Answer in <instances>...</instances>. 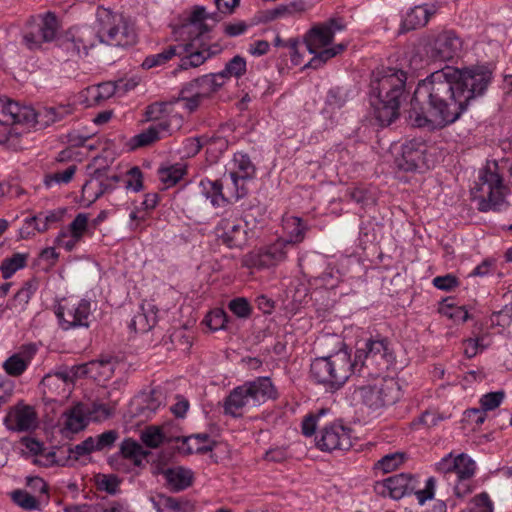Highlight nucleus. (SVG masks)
Masks as SVG:
<instances>
[{
  "label": "nucleus",
  "instance_id": "57",
  "mask_svg": "<svg viewBox=\"0 0 512 512\" xmlns=\"http://www.w3.org/2000/svg\"><path fill=\"white\" fill-rule=\"evenodd\" d=\"M205 323L212 331L226 328L227 314L222 309H215L207 314Z\"/></svg>",
  "mask_w": 512,
  "mask_h": 512
},
{
  "label": "nucleus",
  "instance_id": "2",
  "mask_svg": "<svg viewBox=\"0 0 512 512\" xmlns=\"http://www.w3.org/2000/svg\"><path fill=\"white\" fill-rule=\"evenodd\" d=\"M406 81L407 73L395 67H380L372 72L370 86L375 99L371 104L381 126H388L398 118Z\"/></svg>",
  "mask_w": 512,
  "mask_h": 512
},
{
  "label": "nucleus",
  "instance_id": "24",
  "mask_svg": "<svg viewBox=\"0 0 512 512\" xmlns=\"http://www.w3.org/2000/svg\"><path fill=\"white\" fill-rule=\"evenodd\" d=\"M117 364L116 358L105 356L80 365L79 371L81 375L101 383L111 379Z\"/></svg>",
  "mask_w": 512,
  "mask_h": 512
},
{
  "label": "nucleus",
  "instance_id": "56",
  "mask_svg": "<svg viewBox=\"0 0 512 512\" xmlns=\"http://www.w3.org/2000/svg\"><path fill=\"white\" fill-rule=\"evenodd\" d=\"M124 186L127 190L139 192L143 189V174L139 167L134 166L125 175Z\"/></svg>",
  "mask_w": 512,
  "mask_h": 512
},
{
  "label": "nucleus",
  "instance_id": "12",
  "mask_svg": "<svg viewBox=\"0 0 512 512\" xmlns=\"http://www.w3.org/2000/svg\"><path fill=\"white\" fill-rule=\"evenodd\" d=\"M97 42L96 31L91 27H72L59 40V47L71 58L82 57L86 56L88 50Z\"/></svg>",
  "mask_w": 512,
  "mask_h": 512
},
{
  "label": "nucleus",
  "instance_id": "21",
  "mask_svg": "<svg viewBox=\"0 0 512 512\" xmlns=\"http://www.w3.org/2000/svg\"><path fill=\"white\" fill-rule=\"evenodd\" d=\"M35 120V109L28 105L0 97V123L3 125H28Z\"/></svg>",
  "mask_w": 512,
  "mask_h": 512
},
{
  "label": "nucleus",
  "instance_id": "15",
  "mask_svg": "<svg viewBox=\"0 0 512 512\" xmlns=\"http://www.w3.org/2000/svg\"><path fill=\"white\" fill-rule=\"evenodd\" d=\"M346 29V23L340 17L330 18L327 21L313 26L305 35L304 41L309 53L330 45L337 32Z\"/></svg>",
  "mask_w": 512,
  "mask_h": 512
},
{
  "label": "nucleus",
  "instance_id": "19",
  "mask_svg": "<svg viewBox=\"0 0 512 512\" xmlns=\"http://www.w3.org/2000/svg\"><path fill=\"white\" fill-rule=\"evenodd\" d=\"M215 233L229 248L241 247L246 242V225L232 214L224 216L216 225Z\"/></svg>",
  "mask_w": 512,
  "mask_h": 512
},
{
  "label": "nucleus",
  "instance_id": "10",
  "mask_svg": "<svg viewBox=\"0 0 512 512\" xmlns=\"http://www.w3.org/2000/svg\"><path fill=\"white\" fill-rule=\"evenodd\" d=\"M507 189L502 177L493 171L483 170L476 187L472 189V199L477 202L480 212H499L508 207Z\"/></svg>",
  "mask_w": 512,
  "mask_h": 512
},
{
  "label": "nucleus",
  "instance_id": "8",
  "mask_svg": "<svg viewBox=\"0 0 512 512\" xmlns=\"http://www.w3.org/2000/svg\"><path fill=\"white\" fill-rule=\"evenodd\" d=\"M96 23L99 43L114 47H129L137 42L134 26L122 14L98 7Z\"/></svg>",
  "mask_w": 512,
  "mask_h": 512
},
{
  "label": "nucleus",
  "instance_id": "6",
  "mask_svg": "<svg viewBox=\"0 0 512 512\" xmlns=\"http://www.w3.org/2000/svg\"><path fill=\"white\" fill-rule=\"evenodd\" d=\"M326 413L324 409L307 414L301 423L305 437L315 436V446L323 452L344 451L352 447L351 429L341 422H332L316 432L320 418Z\"/></svg>",
  "mask_w": 512,
  "mask_h": 512
},
{
  "label": "nucleus",
  "instance_id": "58",
  "mask_svg": "<svg viewBox=\"0 0 512 512\" xmlns=\"http://www.w3.org/2000/svg\"><path fill=\"white\" fill-rule=\"evenodd\" d=\"M88 225V215L85 213H79L76 215L74 220L69 224L66 232L73 235L76 238H82Z\"/></svg>",
  "mask_w": 512,
  "mask_h": 512
},
{
  "label": "nucleus",
  "instance_id": "23",
  "mask_svg": "<svg viewBox=\"0 0 512 512\" xmlns=\"http://www.w3.org/2000/svg\"><path fill=\"white\" fill-rule=\"evenodd\" d=\"M4 424L11 431H29L37 426V415L31 406L19 404L10 408Z\"/></svg>",
  "mask_w": 512,
  "mask_h": 512
},
{
  "label": "nucleus",
  "instance_id": "47",
  "mask_svg": "<svg viewBox=\"0 0 512 512\" xmlns=\"http://www.w3.org/2000/svg\"><path fill=\"white\" fill-rule=\"evenodd\" d=\"M184 174L185 169L179 164L159 170V178L166 188L177 184L183 178Z\"/></svg>",
  "mask_w": 512,
  "mask_h": 512
},
{
  "label": "nucleus",
  "instance_id": "62",
  "mask_svg": "<svg viewBox=\"0 0 512 512\" xmlns=\"http://www.w3.org/2000/svg\"><path fill=\"white\" fill-rule=\"evenodd\" d=\"M486 345L483 338H469L463 341V351L467 358L476 356L480 351L484 350Z\"/></svg>",
  "mask_w": 512,
  "mask_h": 512
},
{
  "label": "nucleus",
  "instance_id": "14",
  "mask_svg": "<svg viewBox=\"0 0 512 512\" xmlns=\"http://www.w3.org/2000/svg\"><path fill=\"white\" fill-rule=\"evenodd\" d=\"M255 174L256 168L249 155L242 152L235 153L229 168V177L234 190L232 194L234 201H238L248 194L246 182L253 179Z\"/></svg>",
  "mask_w": 512,
  "mask_h": 512
},
{
  "label": "nucleus",
  "instance_id": "28",
  "mask_svg": "<svg viewBox=\"0 0 512 512\" xmlns=\"http://www.w3.org/2000/svg\"><path fill=\"white\" fill-rule=\"evenodd\" d=\"M199 188L202 196L209 200L211 205L215 208H222L232 203L231 197H228L223 192V184L219 180H210L208 178L201 179Z\"/></svg>",
  "mask_w": 512,
  "mask_h": 512
},
{
  "label": "nucleus",
  "instance_id": "11",
  "mask_svg": "<svg viewBox=\"0 0 512 512\" xmlns=\"http://www.w3.org/2000/svg\"><path fill=\"white\" fill-rule=\"evenodd\" d=\"M54 312L60 328L64 331L89 327L91 303L87 299L64 298L55 307Z\"/></svg>",
  "mask_w": 512,
  "mask_h": 512
},
{
  "label": "nucleus",
  "instance_id": "37",
  "mask_svg": "<svg viewBox=\"0 0 512 512\" xmlns=\"http://www.w3.org/2000/svg\"><path fill=\"white\" fill-rule=\"evenodd\" d=\"M283 228L288 236L283 239L286 245L301 243L305 238L307 226L302 219L296 216H287L283 219Z\"/></svg>",
  "mask_w": 512,
  "mask_h": 512
},
{
  "label": "nucleus",
  "instance_id": "60",
  "mask_svg": "<svg viewBox=\"0 0 512 512\" xmlns=\"http://www.w3.org/2000/svg\"><path fill=\"white\" fill-rule=\"evenodd\" d=\"M493 324L508 327L512 323V301L506 304L500 311L494 312L491 316Z\"/></svg>",
  "mask_w": 512,
  "mask_h": 512
},
{
  "label": "nucleus",
  "instance_id": "1",
  "mask_svg": "<svg viewBox=\"0 0 512 512\" xmlns=\"http://www.w3.org/2000/svg\"><path fill=\"white\" fill-rule=\"evenodd\" d=\"M492 81L485 65L458 69L446 66L420 81L408 117L415 127L442 129L458 121L472 101L482 97Z\"/></svg>",
  "mask_w": 512,
  "mask_h": 512
},
{
  "label": "nucleus",
  "instance_id": "53",
  "mask_svg": "<svg viewBox=\"0 0 512 512\" xmlns=\"http://www.w3.org/2000/svg\"><path fill=\"white\" fill-rule=\"evenodd\" d=\"M141 440L147 447L157 448L166 441L167 438L162 429L149 427L142 432Z\"/></svg>",
  "mask_w": 512,
  "mask_h": 512
},
{
  "label": "nucleus",
  "instance_id": "34",
  "mask_svg": "<svg viewBox=\"0 0 512 512\" xmlns=\"http://www.w3.org/2000/svg\"><path fill=\"white\" fill-rule=\"evenodd\" d=\"M69 113L70 108L68 106L43 107L38 111L35 110V120H33L31 126L45 128L62 120Z\"/></svg>",
  "mask_w": 512,
  "mask_h": 512
},
{
  "label": "nucleus",
  "instance_id": "40",
  "mask_svg": "<svg viewBox=\"0 0 512 512\" xmlns=\"http://www.w3.org/2000/svg\"><path fill=\"white\" fill-rule=\"evenodd\" d=\"M81 372L79 371V366L72 367L71 369H63L56 371L54 373L47 374L41 381V384L44 388H48L52 390L54 386H57L59 383L68 384L73 383L76 377H81Z\"/></svg>",
  "mask_w": 512,
  "mask_h": 512
},
{
  "label": "nucleus",
  "instance_id": "18",
  "mask_svg": "<svg viewBox=\"0 0 512 512\" xmlns=\"http://www.w3.org/2000/svg\"><path fill=\"white\" fill-rule=\"evenodd\" d=\"M286 242L283 239L247 254L244 265L248 268L264 269L277 265L286 258Z\"/></svg>",
  "mask_w": 512,
  "mask_h": 512
},
{
  "label": "nucleus",
  "instance_id": "49",
  "mask_svg": "<svg viewBox=\"0 0 512 512\" xmlns=\"http://www.w3.org/2000/svg\"><path fill=\"white\" fill-rule=\"evenodd\" d=\"M349 99L348 90L342 87L331 88L326 96V105L331 109H341Z\"/></svg>",
  "mask_w": 512,
  "mask_h": 512
},
{
  "label": "nucleus",
  "instance_id": "33",
  "mask_svg": "<svg viewBox=\"0 0 512 512\" xmlns=\"http://www.w3.org/2000/svg\"><path fill=\"white\" fill-rule=\"evenodd\" d=\"M225 81L221 73H212L203 75L190 83V85L197 93L196 95L202 96L204 99L208 98L212 93L216 92L224 85Z\"/></svg>",
  "mask_w": 512,
  "mask_h": 512
},
{
  "label": "nucleus",
  "instance_id": "30",
  "mask_svg": "<svg viewBox=\"0 0 512 512\" xmlns=\"http://www.w3.org/2000/svg\"><path fill=\"white\" fill-rule=\"evenodd\" d=\"M88 424L86 410L82 404H77L63 413V429L65 435L78 433Z\"/></svg>",
  "mask_w": 512,
  "mask_h": 512
},
{
  "label": "nucleus",
  "instance_id": "7",
  "mask_svg": "<svg viewBox=\"0 0 512 512\" xmlns=\"http://www.w3.org/2000/svg\"><path fill=\"white\" fill-rule=\"evenodd\" d=\"M352 373H354V366L347 350H339L325 357H317L310 366L311 378L331 392L339 390Z\"/></svg>",
  "mask_w": 512,
  "mask_h": 512
},
{
  "label": "nucleus",
  "instance_id": "25",
  "mask_svg": "<svg viewBox=\"0 0 512 512\" xmlns=\"http://www.w3.org/2000/svg\"><path fill=\"white\" fill-rule=\"evenodd\" d=\"M64 213L65 210L56 209L44 213H39L36 216L26 218L24 226L21 229L22 237L27 238L31 235H35V231H47L52 224H55L62 220Z\"/></svg>",
  "mask_w": 512,
  "mask_h": 512
},
{
  "label": "nucleus",
  "instance_id": "46",
  "mask_svg": "<svg viewBox=\"0 0 512 512\" xmlns=\"http://www.w3.org/2000/svg\"><path fill=\"white\" fill-rule=\"evenodd\" d=\"M476 472V462L467 454L455 456L454 473L457 479H472Z\"/></svg>",
  "mask_w": 512,
  "mask_h": 512
},
{
  "label": "nucleus",
  "instance_id": "44",
  "mask_svg": "<svg viewBox=\"0 0 512 512\" xmlns=\"http://www.w3.org/2000/svg\"><path fill=\"white\" fill-rule=\"evenodd\" d=\"M116 92V84L114 82H102L98 85L88 87L86 89L89 105L100 104L102 101L109 99Z\"/></svg>",
  "mask_w": 512,
  "mask_h": 512
},
{
  "label": "nucleus",
  "instance_id": "63",
  "mask_svg": "<svg viewBox=\"0 0 512 512\" xmlns=\"http://www.w3.org/2000/svg\"><path fill=\"white\" fill-rule=\"evenodd\" d=\"M470 512H493V503L489 495L485 492L480 493L473 499V507Z\"/></svg>",
  "mask_w": 512,
  "mask_h": 512
},
{
  "label": "nucleus",
  "instance_id": "50",
  "mask_svg": "<svg viewBox=\"0 0 512 512\" xmlns=\"http://www.w3.org/2000/svg\"><path fill=\"white\" fill-rule=\"evenodd\" d=\"M229 310L240 319H248L252 314V306L245 297H236L229 301Z\"/></svg>",
  "mask_w": 512,
  "mask_h": 512
},
{
  "label": "nucleus",
  "instance_id": "48",
  "mask_svg": "<svg viewBox=\"0 0 512 512\" xmlns=\"http://www.w3.org/2000/svg\"><path fill=\"white\" fill-rule=\"evenodd\" d=\"M219 73L223 75L224 81H226L228 77L232 76L240 78L246 73V60L243 57L236 55L225 65V68Z\"/></svg>",
  "mask_w": 512,
  "mask_h": 512
},
{
  "label": "nucleus",
  "instance_id": "29",
  "mask_svg": "<svg viewBox=\"0 0 512 512\" xmlns=\"http://www.w3.org/2000/svg\"><path fill=\"white\" fill-rule=\"evenodd\" d=\"M161 405L162 394L155 390L137 396L132 402V406L135 407V414L146 419L154 415Z\"/></svg>",
  "mask_w": 512,
  "mask_h": 512
},
{
  "label": "nucleus",
  "instance_id": "43",
  "mask_svg": "<svg viewBox=\"0 0 512 512\" xmlns=\"http://www.w3.org/2000/svg\"><path fill=\"white\" fill-rule=\"evenodd\" d=\"M181 449L187 454L206 453L212 450V446L207 434H197L184 437Z\"/></svg>",
  "mask_w": 512,
  "mask_h": 512
},
{
  "label": "nucleus",
  "instance_id": "22",
  "mask_svg": "<svg viewBox=\"0 0 512 512\" xmlns=\"http://www.w3.org/2000/svg\"><path fill=\"white\" fill-rule=\"evenodd\" d=\"M147 455L148 452L143 449L140 443L127 438L121 442L119 452L111 457V464H114L119 471L129 472L130 468L122 467L121 461L127 460L133 467H140Z\"/></svg>",
  "mask_w": 512,
  "mask_h": 512
},
{
  "label": "nucleus",
  "instance_id": "45",
  "mask_svg": "<svg viewBox=\"0 0 512 512\" xmlns=\"http://www.w3.org/2000/svg\"><path fill=\"white\" fill-rule=\"evenodd\" d=\"M27 259L28 254L25 253H15L9 258H5L0 265L2 277L5 280L11 278L17 271L26 266Z\"/></svg>",
  "mask_w": 512,
  "mask_h": 512
},
{
  "label": "nucleus",
  "instance_id": "5",
  "mask_svg": "<svg viewBox=\"0 0 512 512\" xmlns=\"http://www.w3.org/2000/svg\"><path fill=\"white\" fill-rule=\"evenodd\" d=\"M146 118L153 121L148 128L134 135L129 140L130 149L147 147L156 141L172 135L181 129L184 119L178 112H173L168 103H153L146 109Z\"/></svg>",
  "mask_w": 512,
  "mask_h": 512
},
{
  "label": "nucleus",
  "instance_id": "39",
  "mask_svg": "<svg viewBox=\"0 0 512 512\" xmlns=\"http://www.w3.org/2000/svg\"><path fill=\"white\" fill-rule=\"evenodd\" d=\"M33 463L42 467L68 466L69 455H62V449H46L45 447L33 459Z\"/></svg>",
  "mask_w": 512,
  "mask_h": 512
},
{
  "label": "nucleus",
  "instance_id": "41",
  "mask_svg": "<svg viewBox=\"0 0 512 512\" xmlns=\"http://www.w3.org/2000/svg\"><path fill=\"white\" fill-rule=\"evenodd\" d=\"M347 48V44L339 43L332 47H324L319 49L314 54V57L304 65V68H312L319 69L322 67L329 59L339 55Z\"/></svg>",
  "mask_w": 512,
  "mask_h": 512
},
{
  "label": "nucleus",
  "instance_id": "35",
  "mask_svg": "<svg viewBox=\"0 0 512 512\" xmlns=\"http://www.w3.org/2000/svg\"><path fill=\"white\" fill-rule=\"evenodd\" d=\"M432 13L433 11L426 4L415 6L406 13L402 20L401 27L405 31L423 27L428 23Z\"/></svg>",
  "mask_w": 512,
  "mask_h": 512
},
{
  "label": "nucleus",
  "instance_id": "16",
  "mask_svg": "<svg viewBox=\"0 0 512 512\" xmlns=\"http://www.w3.org/2000/svg\"><path fill=\"white\" fill-rule=\"evenodd\" d=\"M462 41L452 30H444L436 34L428 44L427 53L433 61H451L459 57Z\"/></svg>",
  "mask_w": 512,
  "mask_h": 512
},
{
  "label": "nucleus",
  "instance_id": "27",
  "mask_svg": "<svg viewBox=\"0 0 512 512\" xmlns=\"http://www.w3.org/2000/svg\"><path fill=\"white\" fill-rule=\"evenodd\" d=\"M36 352L37 347L35 344L23 345L19 352L10 356L3 363L5 372L10 376H20L28 368Z\"/></svg>",
  "mask_w": 512,
  "mask_h": 512
},
{
  "label": "nucleus",
  "instance_id": "26",
  "mask_svg": "<svg viewBox=\"0 0 512 512\" xmlns=\"http://www.w3.org/2000/svg\"><path fill=\"white\" fill-rule=\"evenodd\" d=\"M382 486L393 499H401L412 494L418 486V480L409 473H400L383 480Z\"/></svg>",
  "mask_w": 512,
  "mask_h": 512
},
{
  "label": "nucleus",
  "instance_id": "54",
  "mask_svg": "<svg viewBox=\"0 0 512 512\" xmlns=\"http://www.w3.org/2000/svg\"><path fill=\"white\" fill-rule=\"evenodd\" d=\"M405 460V454L395 452L383 456L376 464V468L384 473H389L397 469Z\"/></svg>",
  "mask_w": 512,
  "mask_h": 512
},
{
  "label": "nucleus",
  "instance_id": "59",
  "mask_svg": "<svg viewBox=\"0 0 512 512\" xmlns=\"http://www.w3.org/2000/svg\"><path fill=\"white\" fill-rule=\"evenodd\" d=\"M505 394L503 391L490 392L483 395L480 399L483 411H491L500 406L503 402Z\"/></svg>",
  "mask_w": 512,
  "mask_h": 512
},
{
  "label": "nucleus",
  "instance_id": "31",
  "mask_svg": "<svg viewBox=\"0 0 512 512\" xmlns=\"http://www.w3.org/2000/svg\"><path fill=\"white\" fill-rule=\"evenodd\" d=\"M163 476L169 489L173 492L183 491L193 482L192 471L181 466L166 469Z\"/></svg>",
  "mask_w": 512,
  "mask_h": 512
},
{
  "label": "nucleus",
  "instance_id": "51",
  "mask_svg": "<svg viewBox=\"0 0 512 512\" xmlns=\"http://www.w3.org/2000/svg\"><path fill=\"white\" fill-rule=\"evenodd\" d=\"M13 501L25 510H39L40 502L31 493L24 490H16L12 493Z\"/></svg>",
  "mask_w": 512,
  "mask_h": 512
},
{
  "label": "nucleus",
  "instance_id": "20",
  "mask_svg": "<svg viewBox=\"0 0 512 512\" xmlns=\"http://www.w3.org/2000/svg\"><path fill=\"white\" fill-rule=\"evenodd\" d=\"M119 176H109L106 169H96L82 187V198L86 204L94 203L100 196L115 188Z\"/></svg>",
  "mask_w": 512,
  "mask_h": 512
},
{
  "label": "nucleus",
  "instance_id": "38",
  "mask_svg": "<svg viewBox=\"0 0 512 512\" xmlns=\"http://www.w3.org/2000/svg\"><path fill=\"white\" fill-rule=\"evenodd\" d=\"M37 289L38 281L36 279H30L26 281L17 291L14 297L10 300L8 307L18 312L24 311Z\"/></svg>",
  "mask_w": 512,
  "mask_h": 512
},
{
  "label": "nucleus",
  "instance_id": "4",
  "mask_svg": "<svg viewBox=\"0 0 512 512\" xmlns=\"http://www.w3.org/2000/svg\"><path fill=\"white\" fill-rule=\"evenodd\" d=\"M277 398V390L269 377H257L233 388L224 399L226 415L240 418L246 411Z\"/></svg>",
  "mask_w": 512,
  "mask_h": 512
},
{
  "label": "nucleus",
  "instance_id": "64",
  "mask_svg": "<svg viewBox=\"0 0 512 512\" xmlns=\"http://www.w3.org/2000/svg\"><path fill=\"white\" fill-rule=\"evenodd\" d=\"M433 285L442 291H451L459 285L458 279L452 274L437 276L432 281Z\"/></svg>",
  "mask_w": 512,
  "mask_h": 512
},
{
  "label": "nucleus",
  "instance_id": "36",
  "mask_svg": "<svg viewBox=\"0 0 512 512\" xmlns=\"http://www.w3.org/2000/svg\"><path fill=\"white\" fill-rule=\"evenodd\" d=\"M178 46H187L188 49L184 55L180 56L179 70L198 67L217 52L216 50L210 51V49L194 50V43L178 44Z\"/></svg>",
  "mask_w": 512,
  "mask_h": 512
},
{
  "label": "nucleus",
  "instance_id": "42",
  "mask_svg": "<svg viewBox=\"0 0 512 512\" xmlns=\"http://www.w3.org/2000/svg\"><path fill=\"white\" fill-rule=\"evenodd\" d=\"M196 91L188 84H186L180 91L179 96L172 102H167L171 105L173 112L174 104H182V107L189 113L194 112L200 105L201 101L204 100L202 96L196 95Z\"/></svg>",
  "mask_w": 512,
  "mask_h": 512
},
{
  "label": "nucleus",
  "instance_id": "13",
  "mask_svg": "<svg viewBox=\"0 0 512 512\" xmlns=\"http://www.w3.org/2000/svg\"><path fill=\"white\" fill-rule=\"evenodd\" d=\"M57 29L58 22L55 14L47 12L40 16L37 22L28 25L23 33V43L30 50L39 49L43 43L54 40Z\"/></svg>",
  "mask_w": 512,
  "mask_h": 512
},
{
  "label": "nucleus",
  "instance_id": "3",
  "mask_svg": "<svg viewBox=\"0 0 512 512\" xmlns=\"http://www.w3.org/2000/svg\"><path fill=\"white\" fill-rule=\"evenodd\" d=\"M354 374L363 378L381 376L392 368L396 355L391 341L386 337H371L355 351Z\"/></svg>",
  "mask_w": 512,
  "mask_h": 512
},
{
  "label": "nucleus",
  "instance_id": "55",
  "mask_svg": "<svg viewBox=\"0 0 512 512\" xmlns=\"http://www.w3.org/2000/svg\"><path fill=\"white\" fill-rule=\"evenodd\" d=\"M76 172V166L70 165L63 171H57L45 177V185L52 187L54 184L69 183Z\"/></svg>",
  "mask_w": 512,
  "mask_h": 512
},
{
  "label": "nucleus",
  "instance_id": "32",
  "mask_svg": "<svg viewBox=\"0 0 512 512\" xmlns=\"http://www.w3.org/2000/svg\"><path fill=\"white\" fill-rule=\"evenodd\" d=\"M187 46L170 45L164 48L161 52L151 54L145 57L141 66L143 69L149 70L156 67H161L169 62L176 56H182L187 52Z\"/></svg>",
  "mask_w": 512,
  "mask_h": 512
},
{
  "label": "nucleus",
  "instance_id": "17",
  "mask_svg": "<svg viewBox=\"0 0 512 512\" xmlns=\"http://www.w3.org/2000/svg\"><path fill=\"white\" fill-rule=\"evenodd\" d=\"M427 144L420 139L406 141L401 147V156L397 165L404 171H416L430 167Z\"/></svg>",
  "mask_w": 512,
  "mask_h": 512
},
{
  "label": "nucleus",
  "instance_id": "9",
  "mask_svg": "<svg viewBox=\"0 0 512 512\" xmlns=\"http://www.w3.org/2000/svg\"><path fill=\"white\" fill-rule=\"evenodd\" d=\"M368 379H372V382L357 387L355 393L369 411L381 413L400 399L401 388L393 377L381 375Z\"/></svg>",
  "mask_w": 512,
  "mask_h": 512
},
{
  "label": "nucleus",
  "instance_id": "52",
  "mask_svg": "<svg viewBox=\"0 0 512 512\" xmlns=\"http://www.w3.org/2000/svg\"><path fill=\"white\" fill-rule=\"evenodd\" d=\"M207 19L214 18L203 6H196L189 16L190 24L197 26L198 32L201 35L209 31V27L204 23Z\"/></svg>",
  "mask_w": 512,
  "mask_h": 512
},
{
  "label": "nucleus",
  "instance_id": "61",
  "mask_svg": "<svg viewBox=\"0 0 512 512\" xmlns=\"http://www.w3.org/2000/svg\"><path fill=\"white\" fill-rule=\"evenodd\" d=\"M155 319H148L147 315L144 313H138L133 317L130 323V328L135 332L145 333L151 330L154 326Z\"/></svg>",
  "mask_w": 512,
  "mask_h": 512
}]
</instances>
